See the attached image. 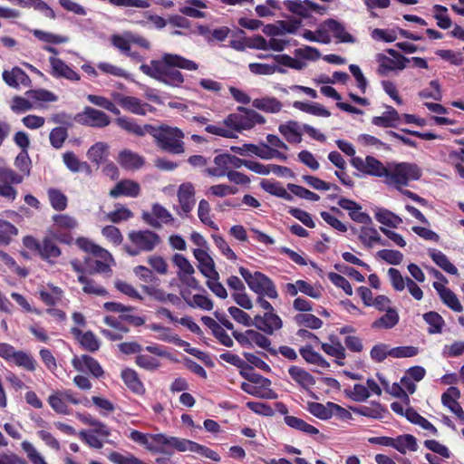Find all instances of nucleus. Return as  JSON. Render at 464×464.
Returning a JSON list of instances; mask_svg holds the SVG:
<instances>
[{"label": "nucleus", "instance_id": "1", "mask_svg": "<svg viewBox=\"0 0 464 464\" xmlns=\"http://www.w3.org/2000/svg\"><path fill=\"white\" fill-rule=\"evenodd\" d=\"M198 68L196 62L169 53H163L160 59L151 60L150 63L140 66V70L147 76L171 87H180L185 81L179 69L196 71Z\"/></svg>", "mask_w": 464, "mask_h": 464}, {"label": "nucleus", "instance_id": "2", "mask_svg": "<svg viewBox=\"0 0 464 464\" xmlns=\"http://www.w3.org/2000/svg\"><path fill=\"white\" fill-rule=\"evenodd\" d=\"M29 154L27 150H22L14 160V166L19 173L11 168L0 167V198L7 202H13L17 197L14 185L23 182L24 175L29 174Z\"/></svg>", "mask_w": 464, "mask_h": 464}, {"label": "nucleus", "instance_id": "3", "mask_svg": "<svg viewBox=\"0 0 464 464\" xmlns=\"http://www.w3.org/2000/svg\"><path fill=\"white\" fill-rule=\"evenodd\" d=\"M150 135L154 138L157 146L170 154H182L185 151L183 131L177 127H170L161 124L154 126V130Z\"/></svg>", "mask_w": 464, "mask_h": 464}, {"label": "nucleus", "instance_id": "4", "mask_svg": "<svg viewBox=\"0 0 464 464\" xmlns=\"http://www.w3.org/2000/svg\"><path fill=\"white\" fill-rule=\"evenodd\" d=\"M128 239L130 245H125L123 248L130 256L152 252L162 243L160 235L150 229L131 230L128 233Z\"/></svg>", "mask_w": 464, "mask_h": 464}, {"label": "nucleus", "instance_id": "5", "mask_svg": "<svg viewBox=\"0 0 464 464\" xmlns=\"http://www.w3.org/2000/svg\"><path fill=\"white\" fill-rule=\"evenodd\" d=\"M421 175V169L416 163H389L385 179L388 185H393L397 189H401L411 181L419 180Z\"/></svg>", "mask_w": 464, "mask_h": 464}, {"label": "nucleus", "instance_id": "6", "mask_svg": "<svg viewBox=\"0 0 464 464\" xmlns=\"http://www.w3.org/2000/svg\"><path fill=\"white\" fill-rule=\"evenodd\" d=\"M266 119L255 110L238 106L237 112L228 114L223 125L231 129L232 132H242L253 129L256 124H265Z\"/></svg>", "mask_w": 464, "mask_h": 464}, {"label": "nucleus", "instance_id": "7", "mask_svg": "<svg viewBox=\"0 0 464 464\" xmlns=\"http://www.w3.org/2000/svg\"><path fill=\"white\" fill-rule=\"evenodd\" d=\"M238 271L249 289L257 295H266L270 299H276L278 297L275 283L264 273L259 271L252 273L244 266H240Z\"/></svg>", "mask_w": 464, "mask_h": 464}, {"label": "nucleus", "instance_id": "8", "mask_svg": "<svg viewBox=\"0 0 464 464\" xmlns=\"http://www.w3.org/2000/svg\"><path fill=\"white\" fill-rule=\"evenodd\" d=\"M351 165L363 175L377 178H386L388 174V165L383 163L373 156L353 157L351 160Z\"/></svg>", "mask_w": 464, "mask_h": 464}, {"label": "nucleus", "instance_id": "9", "mask_svg": "<svg viewBox=\"0 0 464 464\" xmlns=\"http://www.w3.org/2000/svg\"><path fill=\"white\" fill-rule=\"evenodd\" d=\"M386 53H389L392 58L386 56L383 53H377L376 61L379 63L377 72L380 75H386L391 71L403 70L407 66V63L410 59L400 53L394 49L388 48Z\"/></svg>", "mask_w": 464, "mask_h": 464}, {"label": "nucleus", "instance_id": "10", "mask_svg": "<svg viewBox=\"0 0 464 464\" xmlns=\"http://www.w3.org/2000/svg\"><path fill=\"white\" fill-rule=\"evenodd\" d=\"M79 124L93 128H104L111 123L110 117L102 111L86 106L82 112L73 117Z\"/></svg>", "mask_w": 464, "mask_h": 464}, {"label": "nucleus", "instance_id": "11", "mask_svg": "<svg viewBox=\"0 0 464 464\" xmlns=\"http://www.w3.org/2000/svg\"><path fill=\"white\" fill-rule=\"evenodd\" d=\"M113 98L123 110L132 114L145 116L148 112H154L156 110L152 105L142 102L135 96L116 93L113 95Z\"/></svg>", "mask_w": 464, "mask_h": 464}, {"label": "nucleus", "instance_id": "12", "mask_svg": "<svg viewBox=\"0 0 464 464\" xmlns=\"http://www.w3.org/2000/svg\"><path fill=\"white\" fill-rule=\"evenodd\" d=\"M254 325L260 331L266 334H273L276 331L279 330L283 326L281 318L271 311L265 313L263 315L256 314L254 317Z\"/></svg>", "mask_w": 464, "mask_h": 464}, {"label": "nucleus", "instance_id": "13", "mask_svg": "<svg viewBox=\"0 0 464 464\" xmlns=\"http://www.w3.org/2000/svg\"><path fill=\"white\" fill-rule=\"evenodd\" d=\"M338 206L347 210L350 218L354 222L364 225H371L372 223V218L366 212L362 211V206L356 201L346 198H340Z\"/></svg>", "mask_w": 464, "mask_h": 464}, {"label": "nucleus", "instance_id": "14", "mask_svg": "<svg viewBox=\"0 0 464 464\" xmlns=\"http://www.w3.org/2000/svg\"><path fill=\"white\" fill-rule=\"evenodd\" d=\"M115 123L126 132L137 137H143L147 133L150 135L154 130V125L145 124L139 125L135 119L128 116H119L115 119Z\"/></svg>", "mask_w": 464, "mask_h": 464}, {"label": "nucleus", "instance_id": "15", "mask_svg": "<svg viewBox=\"0 0 464 464\" xmlns=\"http://www.w3.org/2000/svg\"><path fill=\"white\" fill-rule=\"evenodd\" d=\"M72 363L75 370L79 372H88L95 378H100L104 374L103 369L99 362L90 355L82 354L80 357L75 356Z\"/></svg>", "mask_w": 464, "mask_h": 464}, {"label": "nucleus", "instance_id": "16", "mask_svg": "<svg viewBox=\"0 0 464 464\" xmlns=\"http://www.w3.org/2000/svg\"><path fill=\"white\" fill-rule=\"evenodd\" d=\"M460 398V391L455 386H450L441 395L442 404L453 412L461 423L464 424V411L458 402Z\"/></svg>", "mask_w": 464, "mask_h": 464}, {"label": "nucleus", "instance_id": "17", "mask_svg": "<svg viewBox=\"0 0 464 464\" xmlns=\"http://www.w3.org/2000/svg\"><path fill=\"white\" fill-rule=\"evenodd\" d=\"M140 193V184L131 179L119 181L109 192V195L117 198L119 197L137 198Z\"/></svg>", "mask_w": 464, "mask_h": 464}, {"label": "nucleus", "instance_id": "18", "mask_svg": "<svg viewBox=\"0 0 464 464\" xmlns=\"http://www.w3.org/2000/svg\"><path fill=\"white\" fill-rule=\"evenodd\" d=\"M52 75L56 78H64L72 82L80 80V75L69 67L62 59L52 56L49 58Z\"/></svg>", "mask_w": 464, "mask_h": 464}, {"label": "nucleus", "instance_id": "19", "mask_svg": "<svg viewBox=\"0 0 464 464\" xmlns=\"http://www.w3.org/2000/svg\"><path fill=\"white\" fill-rule=\"evenodd\" d=\"M31 246H34L40 254L43 259L58 257L61 255V249L55 244L53 238L45 237L42 244L31 237Z\"/></svg>", "mask_w": 464, "mask_h": 464}, {"label": "nucleus", "instance_id": "20", "mask_svg": "<svg viewBox=\"0 0 464 464\" xmlns=\"http://www.w3.org/2000/svg\"><path fill=\"white\" fill-rule=\"evenodd\" d=\"M433 287L438 292L443 304H446L449 308L458 313H460L463 310L460 302L453 291L445 287L440 282H434Z\"/></svg>", "mask_w": 464, "mask_h": 464}, {"label": "nucleus", "instance_id": "21", "mask_svg": "<svg viewBox=\"0 0 464 464\" xmlns=\"http://www.w3.org/2000/svg\"><path fill=\"white\" fill-rule=\"evenodd\" d=\"M178 198L184 213H189L196 203L195 190L191 183H183L178 190Z\"/></svg>", "mask_w": 464, "mask_h": 464}, {"label": "nucleus", "instance_id": "22", "mask_svg": "<svg viewBox=\"0 0 464 464\" xmlns=\"http://www.w3.org/2000/svg\"><path fill=\"white\" fill-rule=\"evenodd\" d=\"M330 343H321L322 350L328 355L336 358L339 365H343V360L346 357L345 348L337 336L331 335L329 337Z\"/></svg>", "mask_w": 464, "mask_h": 464}, {"label": "nucleus", "instance_id": "23", "mask_svg": "<svg viewBox=\"0 0 464 464\" xmlns=\"http://www.w3.org/2000/svg\"><path fill=\"white\" fill-rule=\"evenodd\" d=\"M118 162L123 169L130 170L139 169L145 163L141 156L130 150H123L119 153Z\"/></svg>", "mask_w": 464, "mask_h": 464}, {"label": "nucleus", "instance_id": "24", "mask_svg": "<svg viewBox=\"0 0 464 464\" xmlns=\"http://www.w3.org/2000/svg\"><path fill=\"white\" fill-rule=\"evenodd\" d=\"M121 377L124 384L132 392L142 395L145 393V387L142 382L140 380L138 372L130 368H126L121 371Z\"/></svg>", "mask_w": 464, "mask_h": 464}, {"label": "nucleus", "instance_id": "25", "mask_svg": "<svg viewBox=\"0 0 464 464\" xmlns=\"http://www.w3.org/2000/svg\"><path fill=\"white\" fill-rule=\"evenodd\" d=\"M386 108L387 110L381 116L372 118V123L382 128H396L401 120L400 114L392 106Z\"/></svg>", "mask_w": 464, "mask_h": 464}, {"label": "nucleus", "instance_id": "26", "mask_svg": "<svg viewBox=\"0 0 464 464\" xmlns=\"http://www.w3.org/2000/svg\"><path fill=\"white\" fill-rule=\"evenodd\" d=\"M195 258L198 261V269L200 273L208 277L213 275L216 270L215 262L205 249L196 248L193 251Z\"/></svg>", "mask_w": 464, "mask_h": 464}, {"label": "nucleus", "instance_id": "27", "mask_svg": "<svg viewBox=\"0 0 464 464\" xmlns=\"http://www.w3.org/2000/svg\"><path fill=\"white\" fill-rule=\"evenodd\" d=\"M369 226L366 225L361 227L359 240L367 247H372L373 244L387 246V241L380 237L377 229Z\"/></svg>", "mask_w": 464, "mask_h": 464}, {"label": "nucleus", "instance_id": "28", "mask_svg": "<svg viewBox=\"0 0 464 464\" xmlns=\"http://www.w3.org/2000/svg\"><path fill=\"white\" fill-rule=\"evenodd\" d=\"M288 373L290 377L304 389H308L309 386L315 384L314 377L301 367L292 365L288 369Z\"/></svg>", "mask_w": 464, "mask_h": 464}, {"label": "nucleus", "instance_id": "29", "mask_svg": "<svg viewBox=\"0 0 464 464\" xmlns=\"http://www.w3.org/2000/svg\"><path fill=\"white\" fill-rule=\"evenodd\" d=\"M76 245L80 249L93 255L95 257L101 259L111 258V253L109 251L94 244L92 241L86 237L77 238Z\"/></svg>", "mask_w": 464, "mask_h": 464}, {"label": "nucleus", "instance_id": "30", "mask_svg": "<svg viewBox=\"0 0 464 464\" xmlns=\"http://www.w3.org/2000/svg\"><path fill=\"white\" fill-rule=\"evenodd\" d=\"M399 314L395 308H389L386 313L372 322V329H392L398 324Z\"/></svg>", "mask_w": 464, "mask_h": 464}, {"label": "nucleus", "instance_id": "31", "mask_svg": "<svg viewBox=\"0 0 464 464\" xmlns=\"http://www.w3.org/2000/svg\"><path fill=\"white\" fill-rule=\"evenodd\" d=\"M260 187L270 195L276 196L287 201H292L294 199L293 195L287 192V190L278 181L263 179L260 182Z\"/></svg>", "mask_w": 464, "mask_h": 464}, {"label": "nucleus", "instance_id": "32", "mask_svg": "<svg viewBox=\"0 0 464 464\" xmlns=\"http://www.w3.org/2000/svg\"><path fill=\"white\" fill-rule=\"evenodd\" d=\"M254 108L267 113H277L282 110V102L276 97H263L252 102Z\"/></svg>", "mask_w": 464, "mask_h": 464}, {"label": "nucleus", "instance_id": "33", "mask_svg": "<svg viewBox=\"0 0 464 464\" xmlns=\"http://www.w3.org/2000/svg\"><path fill=\"white\" fill-rule=\"evenodd\" d=\"M432 261L450 275H458V268L449 260L447 256L440 250L430 248L428 251Z\"/></svg>", "mask_w": 464, "mask_h": 464}, {"label": "nucleus", "instance_id": "34", "mask_svg": "<svg viewBox=\"0 0 464 464\" xmlns=\"http://www.w3.org/2000/svg\"><path fill=\"white\" fill-rule=\"evenodd\" d=\"M392 448L397 450L400 453L405 454L409 451H417L418 443L416 438L411 434L399 435L393 438Z\"/></svg>", "mask_w": 464, "mask_h": 464}, {"label": "nucleus", "instance_id": "35", "mask_svg": "<svg viewBox=\"0 0 464 464\" xmlns=\"http://www.w3.org/2000/svg\"><path fill=\"white\" fill-rule=\"evenodd\" d=\"M299 353L307 363L322 368H328L330 366L329 362L319 353L315 352L311 344L301 347Z\"/></svg>", "mask_w": 464, "mask_h": 464}, {"label": "nucleus", "instance_id": "36", "mask_svg": "<svg viewBox=\"0 0 464 464\" xmlns=\"http://www.w3.org/2000/svg\"><path fill=\"white\" fill-rule=\"evenodd\" d=\"M351 409L356 414L375 420L382 419L384 413L387 412V410L380 402H372L371 406L362 405Z\"/></svg>", "mask_w": 464, "mask_h": 464}, {"label": "nucleus", "instance_id": "37", "mask_svg": "<svg viewBox=\"0 0 464 464\" xmlns=\"http://www.w3.org/2000/svg\"><path fill=\"white\" fill-rule=\"evenodd\" d=\"M2 76L5 82L14 88H17L20 84H26L28 79L27 74L17 66L10 71L5 70Z\"/></svg>", "mask_w": 464, "mask_h": 464}, {"label": "nucleus", "instance_id": "38", "mask_svg": "<svg viewBox=\"0 0 464 464\" xmlns=\"http://www.w3.org/2000/svg\"><path fill=\"white\" fill-rule=\"evenodd\" d=\"M326 28L342 43H353V35L345 31L344 26L338 21L330 18L324 22Z\"/></svg>", "mask_w": 464, "mask_h": 464}, {"label": "nucleus", "instance_id": "39", "mask_svg": "<svg viewBox=\"0 0 464 464\" xmlns=\"http://www.w3.org/2000/svg\"><path fill=\"white\" fill-rule=\"evenodd\" d=\"M284 420L287 426L296 430L302 431L308 435L319 434V430L317 428L295 416H285Z\"/></svg>", "mask_w": 464, "mask_h": 464}, {"label": "nucleus", "instance_id": "40", "mask_svg": "<svg viewBox=\"0 0 464 464\" xmlns=\"http://www.w3.org/2000/svg\"><path fill=\"white\" fill-rule=\"evenodd\" d=\"M171 437L163 433L150 434L148 450L154 453H164L166 448L170 447Z\"/></svg>", "mask_w": 464, "mask_h": 464}, {"label": "nucleus", "instance_id": "41", "mask_svg": "<svg viewBox=\"0 0 464 464\" xmlns=\"http://www.w3.org/2000/svg\"><path fill=\"white\" fill-rule=\"evenodd\" d=\"M374 217L379 223L389 227L396 228L402 223L401 217L386 208H379Z\"/></svg>", "mask_w": 464, "mask_h": 464}, {"label": "nucleus", "instance_id": "42", "mask_svg": "<svg viewBox=\"0 0 464 464\" xmlns=\"http://www.w3.org/2000/svg\"><path fill=\"white\" fill-rule=\"evenodd\" d=\"M72 333L79 337L80 343L85 350L92 353L99 350L100 343L92 332L82 333L81 330L73 328Z\"/></svg>", "mask_w": 464, "mask_h": 464}, {"label": "nucleus", "instance_id": "43", "mask_svg": "<svg viewBox=\"0 0 464 464\" xmlns=\"http://www.w3.org/2000/svg\"><path fill=\"white\" fill-rule=\"evenodd\" d=\"M214 163L216 167L208 168L206 172L209 176L213 177H224L227 171V169L229 168V154H218L214 158Z\"/></svg>", "mask_w": 464, "mask_h": 464}, {"label": "nucleus", "instance_id": "44", "mask_svg": "<svg viewBox=\"0 0 464 464\" xmlns=\"http://www.w3.org/2000/svg\"><path fill=\"white\" fill-rule=\"evenodd\" d=\"M293 106L297 110L315 116L329 117L331 115V112L327 109L316 102L309 103L295 101L294 102Z\"/></svg>", "mask_w": 464, "mask_h": 464}, {"label": "nucleus", "instance_id": "45", "mask_svg": "<svg viewBox=\"0 0 464 464\" xmlns=\"http://www.w3.org/2000/svg\"><path fill=\"white\" fill-rule=\"evenodd\" d=\"M113 262L112 256L111 255V258L101 259L100 260H92L90 257L84 258V266L89 274L95 273H109L111 272L110 263Z\"/></svg>", "mask_w": 464, "mask_h": 464}, {"label": "nucleus", "instance_id": "46", "mask_svg": "<svg viewBox=\"0 0 464 464\" xmlns=\"http://www.w3.org/2000/svg\"><path fill=\"white\" fill-rule=\"evenodd\" d=\"M78 281L82 285V291L87 295H94L97 296H105L108 295L104 287L99 285L94 280L88 278L85 275H79Z\"/></svg>", "mask_w": 464, "mask_h": 464}, {"label": "nucleus", "instance_id": "47", "mask_svg": "<svg viewBox=\"0 0 464 464\" xmlns=\"http://www.w3.org/2000/svg\"><path fill=\"white\" fill-rule=\"evenodd\" d=\"M423 320L430 325L428 333L430 334H440L442 332L445 321L437 312H428L423 314Z\"/></svg>", "mask_w": 464, "mask_h": 464}, {"label": "nucleus", "instance_id": "48", "mask_svg": "<svg viewBox=\"0 0 464 464\" xmlns=\"http://www.w3.org/2000/svg\"><path fill=\"white\" fill-rule=\"evenodd\" d=\"M298 125L295 121H288L285 124H281L278 128L280 133L290 143H300L302 141V135L297 130Z\"/></svg>", "mask_w": 464, "mask_h": 464}, {"label": "nucleus", "instance_id": "49", "mask_svg": "<svg viewBox=\"0 0 464 464\" xmlns=\"http://www.w3.org/2000/svg\"><path fill=\"white\" fill-rule=\"evenodd\" d=\"M294 319L299 326H304L313 330L320 329L324 324L320 318L309 313L297 314Z\"/></svg>", "mask_w": 464, "mask_h": 464}, {"label": "nucleus", "instance_id": "50", "mask_svg": "<svg viewBox=\"0 0 464 464\" xmlns=\"http://www.w3.org/2000/svg\"><path fill=\"white\" fill-rule=\"evenodd\" d=\"M50 204L56 211H63L67 208L68 198L65 194L57 188H49L47 191Z\"/></svg>", "mask_w": 464, "mask_h": 464}, {"label": "nucleus", "instance_id": "51", "mask_svg": "<svg viewBox=\"0 0 464 464\" xmlns=\"http://www.w3.org/2000/svg\"><path fill=\"white\" fill-rule=\"evenodd\" d=\"M249 71L254 74L271 75L275 72L285 73L286 70L276 64L252 63L248 65Z\"/></svg>", "mask_w": 464, "mask_h": 464}, {"label": "nucleus", "instance_id": "52", "mask_svg": "<svg viewBox=\"0 0 464 464\" xmlns=\"http://www.w3.org/2000/svg\"><path fill=\"white\" fill-rule=\"evenodd\" d=\"M284 5L290 13L302 18L306 19L311 17V14H309V8L305 4V0H285Z\"/></svg>", "mask_w": 464, "mask_h": 464}, {"label": "nucleus", "instance_id": "53", "mask_svg": "<svg viewBox=\"0 0 464 464\" xmlns=\"http://www.w3.org/2000/svg\"><path fill=\"white\" fill-rule=\"evenodd\" d=\"M61 395L60 391L52 393L48 397V403L56 413L69 415L72 413V409L68 407L64 399L62 398Z\"/></svg>", "mask_w": 464, "mask_h": 464}, {"label": "nucleus", "instance_id": "54", "mask_svg": "<svg viewBox=\"0 0 464 464\" xmlns=\"http://www.w3.org/2000/svg\"><path fill=\"white\" fill-rule=\"evenodd\" d=\"M249 334L251 340V347L256 345L266 350L272 355H277V351L271 347V340L268 337L256 330H252Z\"/></svg>", "mask_w": 464, "mask_h": 464}, {"label": "nucleus", "instance_id": "55", "mask_svg": "<svg viewBox=\"0 0 464 464\" xmlns=\"http://www.w3.org/2000/svg\"><path fill=\"white\" fill-rule=\"evenodd\" d=\"M108 145L103 142H96L87 151L88 159L97 164L100 165L107 155Z\"/></svg>", "mask_w": 464, "mask_h": 464}, {"label": "nucleus", "instance_id": "56", "mask_svg": "<svg viewBox=\"0 0 464 464\" xmlns=\"http://www.w3.org/2000/svg\"><path fill=\"white\" fill-rule=\"evenodd\" d=\"M307 411L314 417L320 420H328L332 418L331 407H329V401L324 405L320 402H308Z\"/></svg>", "mask_w": 464, "mask_h": 464}, {"label": "nucleus", "instance_id": "57", "mask_svg": "<svg viewBox=\"0 0 464 464\" xmlns=\"http://www.w3.org/2000/svg\"><path fill=\"white\" fill-rule=\"evenodd\" d=\"M18 233L17 228L10 222L0 219V245L7 246L11 243L12 237Z\"/></svg>", "mask_w": 464, "mask_h": 464}, {"label": "nucleus", "instance_id": "58", "mask_svg": "<svg viewBox=\"0 0 464 464\" xmlns=\"http://www.w3.org/2000/svg\"><path fill=\"white\" fill-rule=\"evenodd\" d=\"M207 286L210 291L218 297L226 299L227 297V292L224 285L219 282V274L215 272L213 275L207 277Z\"/></svg>", "mask_w": 464, "mask_h": 464}, {"label": "nucleus", "instance_id": "59", "mask_svg": "<svg viewBox=\"0 0 464 464\" xmlns=\"http://www.w3.org/2000/svg\"><path fill=\"white\" fill-rule=\"evenodd\" d=\"M172 262L179 269V277L183 281L184 276H191L195 270L189 261L181 254H175Z\"/></svg>", "mask_w": 464, "mask_h": 464}, {"label": "nucleus", "instance_id": "60", "mask_svg": "<svg viewBox=\"0 0 464 464\" xmlns=\"http://www.w3.org/2000/svg\"><path fill=\"white\" fill-rule=\"evenodd\" d=\"M135 363L140 367L147 371H156L160 367V362L149 354L140 353L135 358Z\"/></svg>", "mask_w": 464, "mask_h": 464}, {"label": "nucleus", "instance_id": "61", "mask_svg": "<svg viewBox=\"0 0 464 464\" xmlns=\"http://www.w3.org/2000/svg\"><path fill=\"white\" fill-rule=\"evenodd\" d=\"M198 215L200 221L215 230H218V225L211 219L210 206L206 199H201L198 203Z\"/></svg>", "mask_w": 464, "mask_h": 464}, {"label": "nucleus", "instance_id": "62", "mask_svg": "<svg viewBox=\"0 0 464 464\" xmlns=\"http://www.w3.org/2000/svg\"><path fill=\"white\" fill-rule=\"evenodd\" d=\"M133 217V213L120 204L116 205V209L107 214V218L112 223H120L121 221L129 220Z\"/></svg>", "mask_w": 464, "mask_h": 464}, {"label": "nucleus", "instance_id": "63", "mask_svg": "<svg viewBox=\"0 0 464 464\" xmlns=\"http://www.w3.org/2000/svg\"><path fill=\"white\" fill-rule=\"evenodd\" d=\"M287 188L289 189V191L294 194L295 196L300 198H304V199H307V200H311V201H318L320 199V196L300 185H296V184H292V183H289L287 185Z\"/></svg>", "mask_w": 464, "mask_h": 464}, {"label": "nucleus", "instance_id": "64", "mask_svg": "<svg viewBox=\"0 0 464 464\" xmlns=\"http://www.w3.org/2000/svg\"><path fill=\"white\" fill-rule=\"evenodd\" d=\"M67 137H68V132H67L66 128L56 127L51 130L49 139H50V142L53 148L60 149L63 147Z\"/></svg>", "mask_w": 464, "mask_h": 464}]
</instances>
